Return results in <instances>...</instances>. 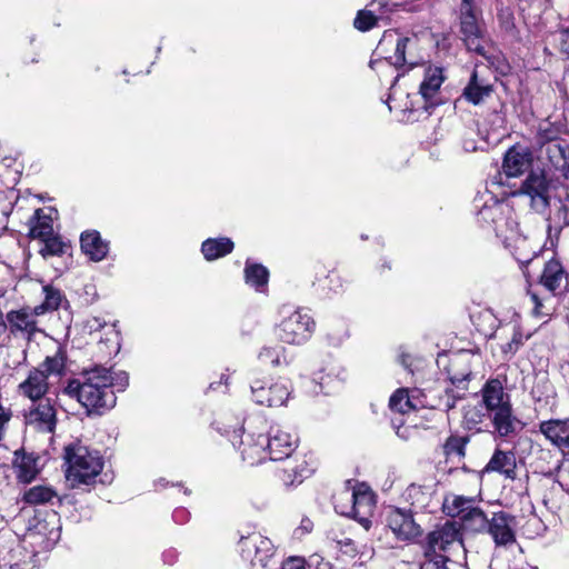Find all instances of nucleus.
Wrapping results in <instances>:
<instances>
[{"label": "nucleus", "instance_id": "obj_8", "mask_svg": "<svg viewBox=\"0 0 569 569\" xmlns=\"http://www.w3.org/2000/svg\"><path fill=\"white\" fill-rule=\"evenodd\" d=\"M241 558L248 561L252 568H267L274 555L272 541L259 532H252L241 537L239 541Z\"/></svg>", "mask_w": 569, "mask_h": 569}, {"label": "nucleus", "instance_id": "obj_7", "mask_svg": "<svg viewBox=\"0 0 569 569\" xmlns=\"http://www.w3.org/2000/svg\"><path fill=\"white\" fill-rule=\"evenodd\" d=\"M479 12L471 0H462L460 6V28L463 41L470 51L489 60L485 48L483 30L479 22Z\"/></svg>", "mask_w": 569, "mask_h": 569}, {"label": "nucleus", "instance_id": "obj_26", "mask_svg": "<svg viewBox=\"0 0 569 569\" xmlns=\"http://www.w3.org/2000/svg\"><path fill=\"white\" fill-rule=\"evenodd\" d=\"M13 466L17 471V477L22 482H31L40 471L39 457L33 453L14 452Z\"/></svg>", "mask_w": 569, "mask_h": 569}, {"label": "nucleus", "instance_id": "obj_2", "mask_svg": "<svg viewBox=\"0 0 569 569\" xmlns=\"http://www.w3.org/2000/svg\"><path fill=\"white\" fill-rule=\"evenodd\" d=\"M42 292L44 295L42 303L33 308L23 307L18 310H11L7 313L6 320L12 335L20 333L28 340H31L37 333L42 332L38 326L37 317L57 310L62 299L61 292L51 286H43Z\"/></svg>", "mask_w": 569, "mask_h": 569}, {"label": "nucleus", "instance_id": "obj_50", "mask_svg": "<svg viewBox=\"0 0 569 569\" xmlns=\"http://www.w3.org/2000/svg\"><path fill=\"white\" fill-rule=\"evenodd\" d=\"M393 426H395V429H396V433L397 436L402 439V440H408L411 438L412 433H413V429L410 428V427H405L401 425L397 426L396 425V421H393Z\"/></svg>", "mask_w": 569, "mask_h": 569}, {"label": "nucleus", "instance_id": "obj_42", "mask_svg": "<svg viewBox=\"0 0 569 569\" xmlns=\"http://www.w3.org/2000/svg\"><path fill=\"white\" fill-rule=\"evenodd\" d=\"M501 214V206L497 202L485 204L478 211V220L485 223H496L497 218Z\"/></svg>", "mask_w": 569, "mask_h": 569}, {"label": "nucleus", "instance_id": "obj_9", "mask_svg": "<svg viewBox=\"0 0 569 569\" xmlns=\"http://www.w3.org/2000/svg\"><path fill=\"white\" fill-rule=\"evenodd\" d=\"M251 393L256 403L267 407L283 406L290 397L291 385L286 379L268 383L264 380H253Z\"/></svg>", "mask_w": 569, "mask_h": 569}, {"label": "nucleus", "instance_id": "obj_28", "mask_svg": "<svg viewBox=\"0 0 569 569\" xmlns=\"http://www.w3.org/2000/svg\"><path fill=\"white\" fill-rule=\"evenodd\" d=\"M234 248L230 238H209L201 244V252L207 261H213L229 254Z\"/></svg>", "mask_w": 569, "mask_h": 569}, {"label": "nucleus", "instance_id": "obj_5", "mask_svg": "<svg viewBox=\"0 0 569 569\" xmlns=\"http://www.w3.org/2000/svg\"><path fill=\"white\" fill-rule=\"evenodd\" d=\"M315 329L316 322L310 313L296 309L283 316L276 328V335L284 343L301 346L312 337Z\"/></svg>", "mask_w": 569, "mask_h": 569}, {"label": "nucleus", "instance_id": "obj_35", "mask_svg": "<svg viewBox=\"0 0 569 569\" xmlns=\"http://www.w3.org/2000/svg\"><path fill=\"white\" fill-rule=\"evenodd\" d=\"M57 497V492L48 486H34L27 490L23 499L29 505H42Z\"/></svg>", "mask_w": 569, "mask_h": 569}, {"label": "nucleus", "instance_id": "obj_21", "mask_svg": "<svg viewBox=\"0 0 569 569\" xmlns=\"http://www.w3.org/2000/svg\"><path fill=\"white\" fill-rule=\"evenodd\" d=\"M486 472H498L506 479L517 478V459L513 451L497 449L485 467Z\"/></svg>", "mask_w": 569, "mask_h": 569}, {"label": "nucleus", "instance_id": "obj_24", "mask_svg": "<svg viewBox=\"0 0 569 569\" xmlns=\"http://www.w3.org/2000/svg\"><path fill=\"white\" fill-rule=\"evenodd\" d=\"M492 92V86L483 78L479 77L477 69L473 70L470 80L463 89V98L473 103L479 104Z\"/></svg>", "mask_w": 569, "mask_h": 569}, {"label": "nucleus", "instance_id": "obj_31", "mask_svg": "<svg viewBox=\"0 0 569 569\" xmlns=\"http://www.w3.org/2000/svg\"><path fill=\"white\" fill-rule=\"evenodd\" d=\"M244 279L247 284L253 287L257 291H262L269 279V271L259 263H246Z\"/></svg>", "mask_w": 569, "mask_h": 569}, {"label": "nucleus", "instance_id": "obj_59", "mask_svg": "<svg viewBox=\"0 0 569 569\" xmlns=\"http://www.w3.org/2000/svg\"><path fill=\"white\" fill-rule=\"evenodd\" d=\"M308 525H310V521H307V523H305V525H303V527H305L307 530H309Z\"/></svg>", "mask_w": 569, "mask_h": 569}, {"label": "nucleus", "instance_id": "obj_58", "mask_svg": "<svg viewBox=\"0 0 569 569\" xmlns=\"http://www.w3.org/2000/svg\"><path fill=\"white\" fill-rule=\"evenodd\" d=\"M308 525H310V521H307V523H305V525H303V527H305L307 530H309Z\"/></svg>", "mask_w": 569, "mask_h": 569}, {"label": "nucleus", "instance_id": "obj_11", "mask_svg": "<svg viewBox=\"0 0 569 569\" xmlns=\"http://www.w3.org/2000/svg\"><path fill=\"white\" fill-rule=\"evenodd\" d=\"M386 523L400 541H413L422 535V529L411 510L389 508L386 511Z\"/></svg>", "mask_w": 569, "mask_h": 569}, {"label": "nucleus", "instance_id": "obj_46", "mask_svg": "<svg viewBox=\"0 0 569 569\" xmlns=\"http://www.w3.org/2000/svg\"><path fill=\"white\" fill-rule=\"evenodd\" d=\"M499 20L505 28V30L509 31L515 28L513 16L509 9H503L499 13Z\"/></svg>", "mask_w": 569, "mask_h": 569}, {"label": "nucleus", "instance_id": "obj_49", "mask_svg": "<svg viewBox=\"0 0 569 569\" xmlns=\"http://www.w3.org/2000/svg\"><path fill=\"white\" fill-rule=\"evenodd\" d=\"M522 345V335L516 332L511 339V341L505 347L506 352L515 353L518 348Z\"/></svg>", "mask_w": 569, "mask_h": 569}, {"label": "nucleus", "instance_id": "obj_36", "mask_svg": "<svg viewBox=\"0 0 569 569\" xmlns=\"http://www.w3.org/2000/svg\"><path fill=\"white\" fill-rule=\"evenodd\" d=\"M34 220L30 228V233L33 238L42 239L53 234L52 220L43 213L42 209L36 210Z\"/></svg>", "mask_w": 569, "mask_h": 569}, {"label": "nucleus", "instance_id": "obj_60", "mask_svg": "<svg viewBox=\"0 0 569 569\" xmlns=\"http://www.w3.org/2000/svg\"><path fill=\"white\" fill-rule=\"evenodd\" d=\"M210 388L214 389L216 388V383H210Z\"/></svg>", "mask_w": 569, "mask_h": 569}, {"label": "nucleus", "instance_id": "obj_29", "mask_svg": "<svg viewBox=\"0 0 569 569\" xmlns=\"http://www.w3.org/2000/svg\"><path fill=\"white\" fill-rule=\"evenodd\" d=\"M258 359L261 363L273 368L287 366L289 363L287 350L281 345L264 346L259 351Z\"/></svg>", "mask_w": 569, "mask_h": 569}, {"label": "nucleus", "instance_id": "obj_12", "mask_svg": "<svg viewBox=\"0 0 569 569\" xmlns=\"http://www.w3.org/2000/svg\"><path fill=\"white\" fill-rule=\"evenodd\" d=\"M264 439L268 459L273 461L290 457L298 445V438L281 426H271Z\"/></svg>", "mask_w": 569, "mask_h": 569}, {"label": "nucleus", "instance_id": "obj_55", "mask_svg": "<svg viewBox=\"0 0 569 569\" xmlns=\"http://www.w3.org/2000/svg\"><path fill=\"white\" fill-rule=\"evenodd\" d=\"M530 299H531L532 303L535 305L533 313L536 316H539V308L541 306V302H540L538 296L536 293H530Z\"/></svg>", "mask_w": 569, "mask_h": 569}, {"label": "nucleus", "instance_id": "obj_4", "mask_svg": "<svg viewBox=\"0 0 569 569\" xmlns=\"http://www.w3.org/2000/svg\"><path fill=\"white\" fill-rule=\"evenodd\" d=\"M240 433L234 431L232 445L240 452L241 458L250 466H256L268 459L264 431L267 425L261 418L249 419Z\"/></svg>", "mask_w": 569, "mask_h": 569}, {"label": "nucleus", "instance_id": "obj_10", "mask_svg": "<svg viewBox=\"0 0 569 569\" xmlns=\"http://www.w3.org/2000/svg\"><path fill=\"white\" fill-rule=\"evenodd\" d=\"M26 427L41 433H53L57 427V410L51 399L31 402L23 413Z\"/></svg>", "mask_w": 569, "mask_h": 569}, {"label": "nucleus", "instance_id": "obj_13", "mask_svg": "<svg viewBox=\"0 0 569 569\" xmlns=\"http://www.w3.org/2000/svg\"><path fill=\"white\" fill-rule=\"evenodd\" d=\"M427 550L449 552L463 550L460 527L452 521H446L428 535Z\"/></svg>", "mask_w": 569, "mask_h": 569}, {"label": "nucleus", "instance_id": "obj_41", "mask_svg": "<svg viewBox=\"0 0 569 569\" xmlns=\"http://www.w3.org/2000/svg\"><path fill=\"white\" fill-rule=\"evenodd\" d=\"M41 240L44 243L40 251L43 257L60 256L64 252L66 243L59 237L51 234L42 238Z\"/></svg>", "mask_w": 569, "mask_h": 569}, {"label": "nucleus", "instance_id": "obj_54", "mask_svg": "<svg viewBox=\"0 0 569 569\" xmlns=\"http://www.w3.org/2000/svg\"><path fill=\"white\" fill-rule=\"evenodd\" d=\"M335 509L338 513L341 515V508H343V506H350L352 502H347L345 498H341V491L338 492L335 497Z\"/></svg>", "mask_w": 569, "mask_h": 569}, {"label": "nucleus", "instance_id": "obj_3", "mask_svg": "<svg viewBox=\"0 0 569 569\" xmlns=\"http://www.w3.org/2000/svg\"><path fill=\"white\" fill-rule=\"evenodd\" d=\"M67 480L72 487L91 485L101 472L103 461L98 451L74 445L66 449Z\"/></svg>", "mask_w": 569, "mask_h": 569}, {"label": "nucleus", "instance_id": "obj_40", "mask_svg": "<svg viewBox=\"0 0 569 569\" xmlns=\"http://www.w3.org/2000/svg\"><path fill=\"white\" fill-rule=\"evenodd\" d=\"M348 338L349 329L342 322L331 326L326 333V339L332 347L341 346Z\"/></svg>", "mask_w": 569, "mask_h": 569}, {"label": "nucleus", "instance_id": "obj_34", "mask_svg": "<svg viewBox=\"0 0 569 569\" xmlns=\"http://www.w3.org/2000/svg\"><path fill=\"white\" fill-rule=\"evenodd\" d=\"M389 407L392 411L405 415L417 409V403L413 396L409 395L408 389H398L390 397Z\"/></svg>", "mask_w": 569, "mask_h": 569}, {"label": "nucleus", "instance_id": "obj_47", "mask_svg": "<svg viewBox=\"0 0 569 569\" xmlns=\"http://www.w3.org/2000/svg\"><path fill=\"white\" fill-rule=\"evenodd\" d=\"M337 546L347 556H353L356 553L355 543L350 538L337 540Z\"/></svg>", "mask_w": 569, "mask_h": 569}, {"label": "nucleus", "instance_id": "obj_30", "mask_svg": "<svg viewBox=\"0 0 569 569\" xmlns=\"http://www.w3.org/2000/svg\"><path fill=\"white\" fill-rule=\"evenodd\" d=\"M565 277L563 269L559 261L550 260L546 263L541 276V283L549 290L556 291L560 288Z\"/></svg>", "mask_w": 569, "mask_h": 569}, {"label": "nucleus", "instance_id": "obj_56", "mask_svg": "<svg viewBox=\"0 0 569 569\" xmlns=\"http://www.w3.org/2000/svg\"><path fill=\"white\" fill-rule=\"evenodd\" d=\"M103 325L99 321V319H93V323L90 325L91 329H98L101 328Z\"/></svg>", "mask_w": 569, "mask_h": 569}, {"label": "nucleus", "instance_id": "obj_6", "mask_svg": "<svg viewBox=\"0 0 569 569\" xmlns=\"http://www.w3.org/2000/svg\"><path fill=\"white\" fill-rule=\"evenodd\" d=\"M341 498H345L347 502H352L350 506L341 508V515L353 518L365 529H369L370 517L375 508V498L370 488L365 483L358 485L353 489L346 488L341 490Z\"/></svg>", "mask_w": 569, "mask_h": 569}, {"label": "nucleus", "instance_id": "obj_61", "mask_svg": "<svg viewBox=\"0 0 569 569\" xmlns=\"http://www.w3.org/2000/svg\"><path fill=\"white\" fill-rule=\"evenodd\" d=\"M0 451H7V449L0 446Z\"/></svg>", "mask_w": 569, "mask_h": 569}, {"label": "nucleus", "instance_id": "obj_1", "mask_svg": "<svg viewBox=\"0 0 569 569\" xmlns=\"http://www.w3.org/2000/svg\"><path fill=\"white\" fill-rule=\"evenodd\" d=\"M129 383L124 371H111L104 367H96L86 371L81 379L72 380L64 389L66 393L77 400L91 412H101L116 405L114 390L122 391Z\"/></svg>", "mask_w": 569, "mask_h": 569}, {"label": "nucleus", "instance_id": "obj_20", "mask_svg": "<svg viewBox=\"0 0 569 569\" xmlns=\"http://www.w3.org/2000/svg\"><path fill=\"white\" fill-rule=\"evenodd\" d=\"M531 161L532 156L528 148L513 146L505 154L502 170L507 177H518L529 168Z\"/></svg>", "mask_w": 569, "mask_h": 569}, {"label": "nucleus", "instance_id": "obj_27", "mask_svg": "<svg viewBox=\"0 0 569 569\" xmlns=\"http://www.w3.org/2000/svg\"><path fill=\"white\" fill-rule=\"evenodd\" d=\"M495 430L500 437H508L516 432L519 425L518 419L513 416L511 405L498 408L491 412Z\"/></svg>", "mask_w": 569, "mask_h": 569}, {"label": "nucleus", "instance_id": "obj_38", "mask_svg": "<svg viewBox=\"0 0 569 569\" xmlns=\"http://www.w3.org/2000/svg\"><path fill=\"white\" fill-rule=\"evenodd\" d=\"M425 557L426 560L421 563L420 569H452L457 566L447 556L430 550H426Z\"/></svg>", "mask_w": 569, "mask_h": 569}, {"label": "nucleus", "instance_id": "obj_14", "mask_svg": "<svg viewBox=\"0 0 569 569\" xmlns=\"http://www.w3.org/2000/svg\"><path fill=\"white\" fill-rule=\"evenodd\" d=\"M540 139H546L540 147V156L546 159L551 168L561 172L569 179V144L556 139L547 131Z\"/></svg>", "mask_w": 569, "mask_h": 569}, {"label": "nucleus", "instance_id": "obj_33", "mask_svg": "<svg viewBox=\"0 0 569 569\" xmlns=\"http://www.w3.org/2000/svg\"><path fill=\"white\" fill-rule=\"evenodd\" d=\"M461 522L462 526L471 531L480 532L488 528L490 520L487 519V516L477 505L471 509L467 510V513L462 516Z\"/></svg>", "mask_w": 569, "mask_h": 569}, {"label": "nucleus", "instance_id": "obj_17", "mask_svg": "<svg viewBox=\"0 0 569 569\" xmlns=\"http://www.w3.org/2000/svg\"><path fill=\"white\" fill-rule=\"evenodd\" d=\"M445 79L442 68L436 66L426 68L423 80L419 87V93L427 104L426 108L439 104L438 96Z\"/></svg>", "mask_w": 569, "mask_h": 569}, {"label": "nucleus", "instance_id": "obj_32", "mask_svg": "<svg viewBox=\"0 0 569 569\" xmlns=\"http://www.w3.org/2000/svg\"><path fill=\"white\" fill-rule=\"evenodd\" d=\"M475 498L463 496H450L445 499L443 509L450 517L462 518L467 510L476 506Z\"/></svg>", "mask_w": 569, "mask_h": 569}, {"label": "nucleus", "instance_id": "obj_25", "mask_svg": "<svg viewBox=\"0 0 569 569\" xmlns=\"http://www.w3.org/2000/svg\"><path fill=\"white\" fill-rule=\"evenodd\" d=\"M482 401L490 412L510 405L509 396L505 393L502 383L498 379L490 380L485 385Z\"/></svg>", "mask_w": 569, "mask_h": 569}, {"label": "nucleus", "instance_id": "obj_19", "mask_svg": "<svg viewBox=\"0 0 569 569\" xmlns=\"http://www.w3.org/2000/svg\"><path fill=\"white\" fill-rule=\"evenodd\" d=\"M412 40L407 37H400L398 33L389 31L385 32L382 39L379 42L378 49L385 50L388 46L395 44V52L392 56L386 58V62L395 66L396 68H400L406 66H413V62H409L406 58V50L408 44H410Z\"/></svg>", "mask_w": 569, "mask_h": 569}, {"label": "nucleus", "instance_id": "obj_52", "mask_svg": "<svg viewBox=\"0 0 569 569\" xmlns=\"http://www.w3.org/2000/svg\"><path fill=\"white\" fill-rule=\"evenodd\" d=\"M7 331H8L7 320L3 321V320L0 319V347L6 346V343L9 340V336H8Z\"/></svg>", "mask_w": 569, "mask_h": 569}, {"label": "nucleus", "instance_id": "obj_18", "mask_svg": "<svg viewBox=\"0 0 569 569\" xmlns=\"http://www.w3.org/2000/svg\"><path fill=\"white\" fill-rule=\"evenodd\" d=\"M515 518L505 513H495L488 525V531L497 546H508L516 540Z\"/></svg>", "mask_w": 569, "mask_h": 569}, {"label": "nucleus", "instance_id": "obj_44", "mask_svg": "<svg viewBox=\"0 0 569 569\" xmlns=\"http://www.w3.org/2000/svg\"><path fill=\"white\" fill-rule=\"evenodd\" d=\"M483 413L481 408L477 406H468L465 408L463 420L469 428H473L482 422Z\"/></svg>", "mask_w": 569, "mask_h": 569}, {"label": "nucleus", "instance_id": "obj_51", "mask_svg": "<svg viewBox=\"0 0 569 569\" xmlns=\"http://www.w3.org/2000/svg\"><path fill=\"white\" fill-rule=\"evenodd\" d=\"M559 46L562 52L569 53V28L560 31L558 36Z\"/></svg>", "mask_w": 569, "mask_h": 569}, {"label": "nucleus", "instance_id": "obj_37", "mask_svg": "<svg viewBox=\"0 0 569 569\" xmlns=\"http://www.w3.org/2000/svg\"><path fill=\"white\" fill-rule=\"evenodd\" d=\"M66 366L63 353L58 350L53 356H47L37 369L43 370L47 373V379L50 377H59L62 375Z\"/></svg>", "mask_w": 569, "mask_h": 569}, {"label": "nucleus", "instance_id": "obj_48", "mask_svg": "<svg viewBox=\"0 0 569 569\" xmlns=\"http://www.w3.org/2000/svg\"><path fill=\"white\" fill-rule=\"evenodd\" d=\"M281 569H307L305 560L299 557H291L282 563Z\"/></svg>", "mask_w": 569, "mask_h": 569}, {"label": "nucleus", "instance_id": "obj_53", "mask_svg": "<svg viewBox=\"0 0 569 569\" xmlns=\"http://www.w3.org/2000/svg\"><path fill=\"white\" fill-rule=\"evenodd\" d=\"M295 472L297 480L299 482H302L305 478L309 477L313 472V469L307 467H298V469Z\"/></svg>", "mask_w": 569, "mask_h": 569}, {"label": "nucleus", "instance_id": "obj_23", "mask_svg": "<svg viewBox=\"0 0 569 569\" xmlns=\"http://www.w3.org/2000/svg\"><path fill=\"white\" fill-rule=\"evenodd\" d=\"M540 430L559 449L569 452V420L545 421Z\"/></svg>", "mask_w": 569, "mask_h": 569}, {"label": "nucleus", "instance_id": "obj_15", "mask_svg": "<svg viewBox=\"0 0 569 569\" xmlns=\"http://www.w3.org/2000/svg\"><path fill=\"white\" fill-rule=\"evenodd\" d=\"M520 193L530 198L531 208L536 211H542L549 204L548 182L542 172H530L522 182Z\"/></svg>", "mask_w": 569, "mask_h": 569}, {"label": "nucleus", "instance_id": "obj_39", "mask_svg": "<svg viewBox=\"0 0 569 569\" xmlns=\"http://www.w3.org/2000/svg\"><path fill=\"white\" fill-rule=\"evenodd\" d=\"M468 442L467 437L451 436L447 439L443 446V451L448 457H463L466 445Z\"/></svg>", "mask_w": 569, "mask_h": 569}, {"label": "nucleus", "instance_id": "obj_16", "mask_svg": "<svg viewBox=\"0 0 569 569\" xmlns=\"http://www.w3.org/2000/svg\"><path fill=\"white\" fill-rule=\"evenodd\" d=\"M49 380L47 373L40 369H31L27 378L19 383L18 392L23 398L29 399L31 402L49 399L47 396L49 391Z\"/></svg>", "mask_w": 569, "mask_h": 569}, {"label": "nucleus", "instance_id": "obj_57", "mask_svg": "<svg viewBox=\"0 0 569 569\" xmlns=\"http://www.w3.org/2000/svg\"><path fill=\"white\" fill-rule=\"evenodd\" d=\"M227 380H228V378L224 375H221V379L219 381V385H221V383H226L227 385Z\"/></svg>", "mask_w": 569, "mask_h": 569}, {"label": "nucleus", "instance_id": "obj_22", "mask_svg": "<svg viewBox=\"0 0 569 569\" xmlns=\"http://www.w3.org/2000/svg\"><path fill=\"white\" fill-rule=\"evenodd\" d=\"M80 243L82 252L96 262L103 260L109 252V243L96 230L82 232Z\"/></svg>", "mask_w": 569, "mask_h": 569}, {"label": "nucleus", "instance_id": "obj_43", "mask_svg": "<svg viewBox=\"0 0 569 569\" xmlns=\"http://www.w3.org/2000/svg\"><path fill=\"white\" fill-rule=\"evenodd\" d=\"M377 23V18L371 11H359L355 19V27L360 31H368Z\"/></svg>", "mask_w": 569, "mask_h": 569}, {"label": "nucleus", "instance_id": "obj_45", "mask_svg": "<svg viewBox=\"0 0 569 569\" xmlns=\"http://www.w3.org/2000/svg\"><path fill=\"white\" fill-rule=\"evenodd\" d=\"M557 480L561 488L569 492V460L562 461L559 466Z\"/></svg>", "mask_w": 569, "mask_h": 569}]
</instances>
